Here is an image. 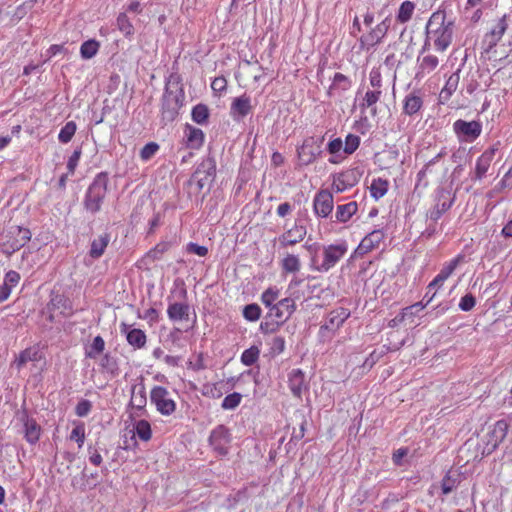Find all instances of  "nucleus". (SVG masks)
I'll use <instances>...</instances> for the list:
<instances>
[{"mask_svg":"<svg viewBox=\"0 0 512 512\" xmlns=\"http://www.w3.org/2000/svg\"><path fill=\"white\" fill-rule=\"evenodd\" d=\"M426 34L427 38L422 48V52H425L431 43L437 51L443 52L452 42L454 23L447 20L443 12H435L428 20L426 25Z\"/></svg>","mask_w":512,"mask_h":512,"instance_id":"1","label":"nucleus"},{"mask_svg":"<svg viewBox=\"0 0 512 512\" xmlns=\"http://www.w3.org/2000/svg\"><path fill=\"white\" fill-rule=\"evenodd\" d=\"M107 185L108 176L106 173L102 172L95 176L84 199V206L87 211L94 214L101 209L102 202L106 196Z\"/></svg>","mask_w":512,"mask_h":512,"instance_id":"2","label":"nucleus"},{"mask_svg":"<svg viewBox=\"0 0 512 512\" xmlns=\"http://www.w3.org/2000/svg\"><path fill=\"white\" fill-rule=\"evenodd\" d=\"M509 424L506 420H498L489 426L488 431L484 435L482 442L484 446L481 450V457L491 454L499 444L505 439L508 432Z\"/></svg>","mask_w":512,"mask_h":512,"instance_id":"3","label":"nucleus"},{"mask_svg":"<svg viewBox=\"0 0 512 512\" xmlns=\"http://www.w3.org/2000/svg\"><path fill=\"white\" fill-rule=\"evenodd\" d=\"M512 21V10L503 14L492 25L490 30L484 35L482 46L485 52L490 53L504 36L508 29L509 23Z\"/></svg>","mask_w":512,"mask_h":512,"instance_id":"4","label":"nucleus"},{"mask_svg":"<svg viewBox=\"0 0 512 512\" xmlns=\"http://www.w3.org/2000/svg\"><path fill=\"white\" fill-rule=\"evenodd\" d=\"M347 251L348 245L344 241L323 246V260L315 269L319 272H328L346 255Z\"/></svg>","mask_w":512,"mask_h":512,"instance_id":"5","label":"nucleus"},{"mask_svg":"<svg viewBox=\"0 0 512 512\" xmlns=\"http://www.w3.org/2000/svg\"><path fill=\"white\" fill-rule=\"evenodd\" d=\"M150 401L161 415L170 416L176 411V402L165 387L154 386L150 392Z\"/></svg>","mask_w":512,"mask_h":512,"instance_id":"6","label":"nucleus"},{"mask_svg":"<svg viewBox=\"0 0 512 512\" xmlns=\"http://www.w3.org/2000/svg\"><path fill=\"white\" fill-rule=\"evenodd\" d=\"M182 107V95L178 91L166 90L162 98V119L172 122L178 116Z\"/></svg>","mask_w":512,"mask_h":512,"instance_id":"7","label":"nucleus"},{"mask_svg":"<svg viewBox=\"0 0 512 512\" xmlns=\"http://www.w3.org/2000/svg\"><path fill=\"white\" fill-rule=\"evenodd\" d=\"M453 130L460 142H473L482 132V125L478 121L456 120Z\"/></svg>","mask_w":512,"mask_h":512,"instance_id":"8","label":"nucleus"},{"mask_svg":"<svg viewBox=\"0 0 512 512\" xmlns=\"http://www.w3.org/2000/svg\"><path fill=\"white\" fill-rule=\"evenodd\" d=\"M334 198L330 191L322 189L313 199V211L320 218H327L333 211Z\"/></svg>","mask_w":512,"mask_h":512,"instance_id":"9","label":"nucleus"},{"mask_svg":"<svg viewBox=\"0 0 512 512\" xmlns=\"http://www.w3.org/2000/svg\"><path fill=\"white\" fill-rule=\"evenodd\" d=\"M295 311V301L291 298H284L277 301L268 312V316L275 319L277 324L284 323Z\"/></svg>","mask_w":512,"mask_h":512,"instance_id":"10","label":"nucleus"},{"mask_svg":"<svg viewBox=\"0 0 512 512\" xmlns=\"http://www.w3.org/2000/svg\"><path fill=\"white\" fill-rule=\"evenodd\" d=\"M349 316V310L343 307L331 311L327 317L325 324L322 325L320 328L321 335L325 336V332L335 333L348 319Z\"/></svg>","mask_w":512,"mask_h":512,"instance_id":"11","label":"nucleus"},{"mask_svg":"<svg viewBox=\"0 0 512 512\" xmlns=\"http://www.w3.org/2000/svg\"><path fill=\"white\" fill-rule=\"evenodd\" d=\"M306 234V227L304 225L298 224V222L296 221L293 227L286 230L283 234L279 236L278 241L281 247L294 246L303 241Z\"/></svg>","mask_w":512,"mask_h":512,"instance_id":"12","label":"nucleus"},{"mask_svg":"<svg viewBox=\"0 0 512 512\" xmlns=\"http://www.w3.org/2000/svg\"><path fill=\"white\" fill-rule=\"evenodd\" d=\"M424 104L423 96L419 90L408 93L403 99L402 112L409 117L418 116Z\"/></svg>","mask_w":512,"mask_h":512,"instance_id":"13","label":"nucleus"},{"mask_svg":"<svg viewBox=\"0 0 512 512\" xmlns=\"http://www.w3.org/2000/svg\"><path fill=\"white\" fill-rule=\"evenodd\" d=\"M211 446L215 451L221 455H225L228 452L230 436L228 430L224 426L216 427L209 437Z\"/></svg>","mask_w":512,"mask_h":512,"instance_id":"14","label":"nucleus"},{"mask_svg":"<svg viewBox=\"0 0 512 512\" xmlns=\"http://www.w3.org/2000/svg\"><path fill=\"white\" fill-rule=\"evenodd\" d=\"M319 153V147L315 145L314 138L305 139L303 144L297 149L298 159L302 165L313 163Z\"/></svg>","mask_w":512,"mask_h":512,"instance_id":"15","label":"nucleus"},{"mask_svg":"<svg viewBox=\"0 0 512 512\" xmlns=\"http://www.w3.org/2000/svg\"><path fill=\"white\" fill-rule=\"evenodd\" d=\"M120 332L125 334L126 340L134 349H142L146 345L147 336L141 329L131 328L130 325L122 323Z\"/></svg>","mask_w":512,"mask_h":512,"instance_id":"16","label":"nucleus"},{"mask_svg":"<svg viewBox=\"0 0 512 512\" xmlns=\"http://www.w3.org/2000/svg\"><path fill=\"white\" fill-rule=\"evenodd\" d=\"M391 20L389 17H386L382 22L377 24L368 35L361 37V43L366 44L368 46H375L381 42V40L387 34L390 28Z\"/></svg>","mask_w":512,"mask_h":512,"instance_id":"17","label":"nucleus"},{"mask_svg":"<svg viewBox=\"0 0 512 512\" xmlns=\"http://www.w3.org/2000/svg\"><path fill=\"white\" fill-rule=\"evenodd\" d=\"M360 175L354 170H348L335 175L332 183V188L336 192H344L345 190L355 186L359 181Z\"/></svg>","mask_w":512,"mask_h":512,"instance_id":"18","label":"nucleus"},{"mask_svg":"<svg viewBox=\"0 0 512 512\" xmlns=\"http://www.w3.org/2000/svg\"><path fill=\"white\" fill-rule=\"evenodd\" d=\"M424 52L421 51V54L418 56V68L415 74V79L421 80L426 75L433 72L437 66L439 65V59L435 55L427 54L423 55Z\"/></svg>","mask_w":512,"mask_h":512,"instance_id":"19","label":"nucleus"},{"mask_svg":"<svg viewBox=\"0 0 512 512\" xmlns=\"http://www.w3.org/2000/svg\"><path fill=\"white\" fill-rule=\"evenodd\" d=\"M216 174V164L214 159L207 158L203 160L195 171L194 175L198 178V184L202 188L206 183L213 180Z\"/></svg>","mask_w":512,"mask_h":512,"instance_id":"20","label":"nucleus"},{"mask_svg":"<svg viewBox=\"0 0 512 512\" xmlns=\"http://www.w3.org/2000/svg\"><path fill=\"white\" fill-rule=\"evenodd\" d=\"M252 110L251 99L247 95H242L233 99L230 107V115L235 120H241Z\"/></svg>","mask_w":512,"mask_h":512,"instance_id":"21","label":"nucleus"},{"mask_svg":"<svg viewBox=\"0 0 512 512\" xmlns=\"http://www.w3.org/2000/svg\"><path fill=\"white\" fill-rule=\"evenodd\" d=\"M385 234L383 230L376 229L366 235L357 247L359 254H366L373 249L377 248L383 241Z\"/></svg>","mask_w":512,"mask_h":512,"instance_id":"22","label":"nucleus"},{"mask_svg":"<svg viewBox=\"0 0 512 512\" xmlns=\"http://www.w3.org/2000/svg\"><path fill=\"white\" fill-rule=\"evenodd\" d=\"M42 359L43 355L39 347L31 346L20 352L13 361L12 365L15 366L17 370H21V368L28 362H39Z\"/></svg>","mask_w":512,"mask_h":512,"instance_id":"23","label":"nucleus"},{"mask_svg":"<svg viewBox=\"0 0 512 512\" xmlns=\"http://www.w3.org/2000/svg\"><path fill=\"white\" fill-rule=\"evenodd\" d=\"M289 387L292 394L298 398L307 390L308 385L305 380V375L300 369H293L289 373Z\"/></svg>","mask_w":512,"mask_h":512,"instance_id":"24","label":"nucleus"},{"mask_svg":"<svg viewBox=\"0 0 512 512\" xmlns=\"http://www.w3.org/2000/svg\"><path fill=\"white\" fill-rule=\"evenodd\" d=\"M460 261L459 257H456L449 262L445 263L439 272V274L433 279L428 285L429 291L435 287H440L454 272Z\"/></svg>","mask_w":512,"mask_h":512,"instance_id":"25","label":"nucleus"},{"mask_svg":"<svg viewBox=\"0 0 512 512\" xmlns=\"http://www.w3.org/2000/svg\"><path fill=\"white\" fill-rule=\"evenodd\" d=\"M186 144L191 149H199L204 142V133L201 129L186 125L184 130Z\"/></svg>","mask_w":512,"mask_h":512,"instance_id":"26","label":"nucleus"},{"mask_svg":"<svg viewBox=\"0 0 512 512\" xmlns=\"http://www.w3.org/2000/svg\"><path fill=\"white\" fill-rule=\"evenodd\" d=\"M358 204L355 201L338 205L335 212V221L339 223H346L356 214Z\"/></svg>","mask_w":512,"mask_h":512,"instance_id":"27","label":"nucleus"},{"mask_svg":"<svg viewBox=\"0 0 512 512\" xmlns=\"http://www.w3.org/2000/svg\"><path fill=\"white\" fill-rule=\"evenodd\" d=\"M190 307L185 303H172L167 308V315L171 321L187 320Z\"/></svg>","mask_w":512,"mask_h":512,"instance_id":"28","label":"nucleus"},{"mask_svg":"<svg viewBox=\"0 0 512 512\" xmlns=\"http://www.w3.org/2000/svg\"><path fill=\"white\" fill-rule=\"evenodd\" d=\"M24 435L25 439L30 444H35L38 442L41 435V427L37 424V422L34 419L28 417L25 418Z\"/></svg>","mask_w":512,"mask_h":512,"instance_id":"29","label":"nucleus"},{"mask_svg":"<svg viewBox=\"0 0 512 512\" xmlns=\"http://www.w3.org/2000/svg\"><path fill=\"white\" fill-rule=\"evenodd\" d=\"M109 242H110V236L108 234H102V235L98 236L97 238H95L92 241L91 247L89 250L90 257L93 259L100 258L104 254Z\"/></svg>","mask_w":512,"mask_h":512,"instance_id":"30","label":"nucleus"},{"mask_svg":"<svg viewBox=\"0 0 512 512\" xmlns=\"http://www.w3.org/2000/svg\"><path fill=\"white\" fill-rule=\"evenodd\" d=\"M382 96V90H368L362 100L361 108H370L371 115H377L376 103L380 100Z\"/></svg>","mask_w":512,"mask_h":512,"instance_id":"31","label":"nucleus"},{"mask_svg":"<svg viewBox=\"0 0 512 512\" xmlns=\"http://www.w3.org/2000/svg\"><path fill=\"white\" fill-rule=\"evenodd\" d=\"M147 398L145 393V387L144 385H135L132 387V395H131V405L141 410L146 406Z\"/></svg>","mask_w":512,"mask_h":512,"instance_id":"32","label":"nucleus"},{"mask_svg":"<svg viewBox=\"0 0 512 512\" xmlns=\"http://www.w3.org/2000/svg\"><path fill=\"white\" fill-rule=\"evenodd\" d=\"M281 267L286 273H297L301 269L300 258L294 254H287L281 261Z\"/></svg>","mask_w":512,"mask_h":512,"instance_id":"33","label":"nucleus"},{"mask_svg":"<svg viewBox=\"0 0 512 512\" xmlns=\"http://www.w3.org/2000/svg\"><path fill=\"white\" fill-rule=\"evenodd\" d=\"M351 80L342 73H335L332 85L330 86V93L336 91H347L351 88Z\"/></svg>","mask_w":512,"mask_h":512,"instance_id":"34","label":"nucleus"},{"mask_svg":"<svg viewBox=\"0 0 512 512\" xmlns=\"http://www.w3.org/2000/svg\"><path fill=\"white\" fill-rule=\"evenodd\" d=\"M389 183L387 180L382 178L374 179L370 186V193L371 196L378 200L382 198L388 191Z\"/></svg>","mask_w":512,"mask_h":512,"instance_id":"35","label":"nucleus"},{"mask_svg":"<svg viewBox=\"0 0 512 512\" xmlns=\"http://www.w3.org/2000/svg\"><path fill=\"white\" fill-rule=\"evenodd\" d=\"M425 308L421 302L413 304L409 307L404 308L401 314L404 316L405 324L414 326L416 325L415 318L417 314Z\"/></svg>","mask_w":512,"mask_h":512,"instance_id":"36","label":"nucleus"},{"mask_svg":"<svg viewBox=\"0 0 512 512\" xmlns=\"http://www.w3.org/2000/svg\"><path fill=\"white\" fill-rule=\"evenodd\" d=\"M100 44L98 41L94 39H90L82 43L80 47V54L83 59H91L93 58L98 50H99Z\"/></svg>","mask_w":512,"mask_h":512,"instance_id":"37","label":"nucleus"},{"mask_svg":"<svg viewBox=\"0 0 512 512\" xmlns=\"http://www.w3.org/2000/svg\"><path fill=\"white\" fill-rule=\"evenodd\" d=\"M415 10V4L411 1H404L398 10L397 13V20L400 23H406L408 22L414 13Z\"/></svg>","mask_w":512,"mask_h":512,"instance_id":"38","label":"nucleus"},{"mask_svg":"<svg viewBox=\"0 0 512 512\" xmlns=\"http://www.w3.org/2000/svg\"><path fill=\"white\" fill-rule=\"evenodd\" d=\"M459 83L458 73L452 74L446 81L445 86L440 92V97L448 99L457 89Z\"/></svg>","mask_w":512,"mask_h":512,"instance_id":"39","label":"nucleus"},{"mask_svg":"<svg viewBox=\"0 0 512 512\" xmlns=\"http://www.w3.org/2000/svg\"><path fill=\"white\" fill-rule=\"evenodd\" d=\"M77 130V125L74 121L67 122L60 130L58 134V139L61 143H68L73 138L75 132Z\"/></svg>","mask_w":512,"mask_h":512,"instance_id":"40","label":"nucleus"},{"mask_svg":"<svg viewBox=\"0 0 512 512\" xmlns=\"http://www.w3.org/2000/svg\"><path fill=\"white\" fill-rule=\"evenodd\" d=\"M136 435L143 441H149L152 436L151 425L146 420H139L136 422L135 426Z\"/></svg>","mask_w":512,"mask_h":512,"instance_id":"41","label":"nucleus"},{"mask_svg":"<svg viewBox=\"0 0 512 512\" xmlns=\"http://www.w3.org/2000/svg\"><path fill=\"white\" fill-rule=\"evenodd\" d=\"M259 355V348L257 346H251L250 348L243 351L241 355V362L245 366H251L258 360Z\"/></svg>","mask_w":512,"mask_h":512,"instance_id":"42","label":"nucleus"},{"mask_svg":"<svg viewBox=\"0 0 512 512\" xmlns=\"http://www.w3.org/2000/svg\"><path fill=\"white\" fill-rule=\"evenodd\" d=\"M105 342L101 336H96L90 346V349L86 352V356L95 359L99 354L104 351Z\"/></svg>","mask_w":512,"mask_h":512,"instance_id":"43","label":"nucleus"},{"mask_svg":"<svg viewBox=\"0 0 512 512\" xmlns=\"http://www.w3.org/2000/svg\"><path fill=\"white\" fill-rule=\"evenodd\" d=\"M279 298V290L277 288H268L261 295L262 303L267 307L271 308Z\"/></svg>","mask_w":512,"mask_h":512,"instance_id":"44","label":"nucleus"},{"mask_svg":"<svg viewBox=\"0 0 512 512\" xmlns=\"http://www.w3.org/2000/svg\"><path fill=\"white\" fill-rule=\"evenodd\" d=\"M70 440L75 441L78 447L81 448L85 441V425L84 423H77L72 429L70 434Z\"/></svg>","mask_w":512,"mask_h":512,"instance_id":"45","label":"nucleus"},{"mask_svg":"<svg viewBox=\"0 0 512 512\" xmlns=\"http://www.w3.org/2000/svg\"><path fill=\"white\" fill-rule=\"evenodd\" d=\"M209 116V111L206 105L198 104L192 110V119L198 123L203 124Z\"/></svg>","mask_w":512,"mask_h":512,"instance_id":"46","label":"nucleus"},{"mask_svg":"<svg viewBox=\"0 0 512 512\" xmlns=\"http://www.w3.org/2000/svg\"><path fill=\"white\" fill-rule=\"evenodd\" d=\"M261 316V308L259 305L253 303L246 305L243 309V317L251 322L257 321Z\"/></svg>","mask_w":512,"mask_h":512,"instance_id":"47","label":"nucleus"},{"mask_svg":"<svg viewBox=\"0 0 512 512\" xmlns=\"http://www.w3.org/2000/svg\"><path fill=\"white\" fill-rule=\"evenodd\" d=\"M242 395L240 393L234 392L232 394L227 395L222 401V408L225 410H233L235 409L241 402Z\"/></svg>","mask_w":512,"mask_h":512,"instance_id":"48","label":"nucleus"},{"mask_svg":"<svg viewBox=\"0 0 512 512\" xmlns=\"http://www.w3.org/2000/svg\"><path fill=\"white\" fill-rule=\"evenodd\" d=\"M360 145V137L354 134H348L345 138L343 150L346 154H352Z\"/></svg>","mask_w":512,"mask_h":512,"instance_id":"49","label":"nucleus"},{"mask_svg":"<svg viewBox=\"0 0 512 512\" xmlns=\"http://www.w3.org/2000/svg\"><path fill=\"white\" fill-rule=\"evenodd\" d=\"M492 161L489 160L488 155H481L476 162V175L478 178H482L488 171Z\"/></svg>","mask_w":512,"mask_h":512,"instance_id":"50","label":"nucleus"},{"mask_svg":"<svg viewBox=\"0 0 512 512\" xmlns=\"http://www.w3.org/2000/svg\"><path fill=\"white\" fill-rule=\"evenodd\" d=\"M159 150V145L155 142L146 144L140 151V157L143 161L151 159Z\"/></svg>","mask_w":512,"mask_h":512,"instance_id":"51","label":"nucleus"},{"mask_svg":"<svg viewBox=\"0 0 512 512\" xmlns=\"http://www.w3.org/2000/svg\"><path fill=\"white\" fill-rule=\"evenodd\" d=\"M458 485L457 479L453 478L450 474H447L442 480V492L447 495L451 493Z\"/></svg>","mask_w":512,"mask_h":512,"instance_id":"52","label":"nucleus"},{"mask_svg":"<svg viewBox=\"0 0 512 512\" xmlns=\"http://www.w3.org/2000/svg\"><path fill=\"white\" fill-rule=\"evenodd\" d=\"M92 409V403L89 400L83 399L79 401L75 407V414L79 417L87 416Z\"/></svg>","mask_w":512,"mask_h":512,"instance_id":"53","label":"nucleus"},{"mask_svg":"<svg viewBox=\"0 0 512 512\" xmlns=\"http://www.w3.org/2000/svg\"><path fill=\"white\" fill-rule=\"evenodd\" d=\"M452 202L437 204L430 212V219L437 221L443 213L450 209Z\"/></svg>","mask_w":512,"mask_h":512,"instance_id":"54","label":"nucleus"},{"mask_svg":"<svg viewBox=\"0 0 512 512\" xmlns=\"http://www.w3.org/2000/svg\"><path fill=\"white\" fill-rule=\"evenodd\" d=\"M370 85L374 90H381L382 76L379 68H373L369 73Z\"/></svg>","mask_w":512,"mask_h":512,"instance_id":"55","label":"nucleus"},{"mask_svg":"<svg viewBox=\"0 0 512 512\" xmlns=\"http://www.w3.org/2000/svg\"><path fill=\"white\" fill-rule=\"evenodd\" d=\"M80 156H81V150L80 149H76L72 153V155L69 157L68 162H67L68 174H70V175L74 174L75 169H76V167L78 165V162L80 160Z\"/></svg>","mask_w":512,"mask_h":512,"instance_id":"56","label":"nucleus"},{"mask_svg":"<svg viewBox=\"0 0 512 512\" xmlns=\"http://www.w3.org/2000/svg\"><path fill=\"white\" fill-rule=\"evenodd\" d=\"M169 248H170V244L169 243L161 242V243L157 244L154 247V249H152L148 253V256L152 257L153 259H159L162 254H164L165 252H167L169 250Z\"/></svg>","mask_w":512,"mask_h":512,"instance_id":"57","label":"nucleus"},{"mask_svg":"<svg viewBox=\"0 0 512 512\" xmlns=\"http://www.w3.org/2000/svg\"><path fill=\"white\" fill-rule=\"evenodd\" d=\"M186 251L191 254H196L200 257H205L208 254L207 247L198 245L193 242H190L186 245Z\"/></svg>","mask_w":512,"mask_h":512,"instance_id":"58","label":"nucleus"},{"mask_svg":"<svg viewBox=\"0 0 512 512\" xmlns=\"http://www.w3.org/2000/svg\"><path fill=\"white\" fill-rule=\"evenodd\" d=\"M476 304V301H475V298L473 297V295L471 294H467L465 296H463L460 300V303H459V308L462 310V311H470L474 308Z\"/></svg>","mask_w":512,"mask_h":512,"instance_id":"59","label":"nucleus"},{"mask_svg":"<svg viewBox=\"0 0 512 512\" xmlns=\"http://www.w3.org/2000/svg\"><path fill=\"white\" fill-rule=\"evenodd\" d=\"M20 281V275L18 272L10 270L5 274L4 283L13 289Z\"/></svg>","mask_w":512,"mask_h":512,"instance_id":"60","label":"nucleus"},{"mask_svg":"<svg viewBox=\"0 0 512 512\" xmlns=\"http://www.w3.org/2000/svg\"><path fill=\"white\" fill-rule=\"evenodd\" d=\"M285 349V340L283 337L277 336L272 339L271 352L273 354H280Z\"/></svg>","mask_w":512,"mask_h":512,"instance_id":"61","label":"nucleus"},{"mask_svg":"<svg viewBox=\"0 0 512 512\" xmlns=\"http://www.w3.org/2000/svg\"><path fill=\"white\" fill-rule=\"evenodd\" d=\"M88 454H89V461H90V463H92L95 466H100L101 465L103 459H102V456H101L100 452L96 448H93L92 446H89L88 447Z\"/></svg>","mask_w":512,"mask_h":512,"instance_id":"62","label":"nucleus"},{"mask_svg":"<svg viewBox=\"0 0 512 512\" xmlns=\"http://www.w3.org/2000/svg\"><path fill=\"white\" fill-rule=\"evenodd\" d=\"M227 81L224 77H217L211 83V88L214 91L222 92L226 89Z\"/></svg>","mask_w":512,"mask_h":512,"instance_id":"63","label":"nucleus"},{"mask_svg":"<svg viewBox=\"0 0 512 512\" xmlns=\"http://www.w3.org/2000/svg\"><path fill=\"white\" fill-rule=\"evenodd\" d=\"M343 148V142L340 138L333 139L328 144V151L331 154H336Z\"/></svg>","mask_w":512,"mask_h":512,"instance_id":"64","label":"nucleus"}]
</instances>
